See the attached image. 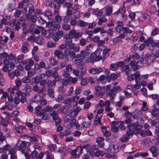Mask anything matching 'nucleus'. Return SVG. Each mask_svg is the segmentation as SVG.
<instances>
[{"label": "nucleus", "instance_id": "obj_1", "mask_svg": "<svg viewBox=\"0 0 159 159\" xmlns=\"http://www.w3.org/2000/svg\"><path fill=\"white\" fill-rule=\"evenodd\" d=\"M31 145L30 142L23 141L20 140H18L16 145V148L17 150L22 152H24L26 148L27 152H28L30 151L29 147Z\"/></svg>", "mask_w": 159, "mask_h": 159}, {"label": "nucleus", "instance_id": "obj_2", "mask_svg": "<svg viewBox=\"0 0 159 159\" xmlns=\"http://www.w3.org/2000/svg\"><path fill=\"white\" fill-rule=\"evenodd\" d=\"M64 58L66 61H68L70 58L73 57L75 55V53L71 51L68 48H66L64 52Z\"/></svg>", "mask_w": 159, "mask_h": 159}, {"label": "nucleus", "instance_id": "obj_3", "mask_svg": "<svg viewBox=\"0 0 159 159\" xmlns=\"http://www.w3.org/2000/svg\"><path fill=\"white\" fill-rule=\"evenodd\" d=\"M50 116L52 117L53 120L55 121L56 125H58L61 123L62 120L59 116L57 111H53L50 113Z\"/></svg>", "mask_w": 159, "mask_h": 159}, {"label": "nucleus", "instance_id": "obj_4", "mask_svg": "<svg viewBox=\"0 0 159 159\" xmlns=\"http://www.w3.org/2000/svg\"><path fill=\"white\" fill-rule=\"evenodd\" d=\"M95 91L94 94L97 97L101 98L105 94V91L103 89L99 86H97L95 87Z\"/></svg>", "mask_w": 159, "mask_h": 159}, {"label": "nucleus", "instance_id": "obj_5", "mask_svg": "<svg viewBox=\"0 0 159 159\" xmlns=\"http://www.w3.org/2000/svg\"><path fill=\"white\" fill-rule=\"evenodd\" d=\"M82 61L85 63L89 62V58L88 57L89 54L86 51L82 50L81 51L80 54H79Z\"/></svg>", "mask_w": 159, "mask_h": 159}, {"label": "nucleus", "instance_id": "obj_6", "mask_svg": "<svg viewBox=\"0 0 159 159\" xmlns=\"http://www.w3.org/2000/svg\"><path fill=\"white\" fill-rule=\"evenodd\" d=\"M8 92L11 94H16L18 96H22L23 93L20 90L14 86L13 87H10L7 89Z\"/></svg>", "mask_w": 159, "mask_h": 159}, {"label": "nucleus", "instance_id": "obj_7", "mask_svg": "<svg viewBox=\"0 0 159 159\" xmlns=\"http://www.w3.org/2000/svg\"><path fill=\"white\" fill-rule=\"evenodd\" d=\"M140 75L139 72L136 71L134 74H131L127 76L128 80L131 81L135 79L136 83H137V79H139Z\"/></svg>", "mask_w": 159, "mask_h": 159}, {"label": "nucleus", "instance_id": "obj_8", "mask_svg": "<svg viewBox=\"0 0 159 159\" xmlns=\"http://www.w3.org/2000/svg\"><path fill=\"white\" fill-rule=\"evenodd\" d=\"M68 35L72 39H77L80 37L82 34L80 33L77 32L75 30L72 29L69 32Z\"/></svg>", "mask_w": 159, "mask_h": 159}, {"label": "nucleus", "instance_id": "obj_9", "mask_svg": "<svg viewBox=\"0 0 159 159\" xmlns=\"http://www.w3.org/2000/svg\"><path fill=\"white\" fill-rule=\"evenodd\" d=\"M64 33L62 30H58L56 32L54 35L52 36V39L55 42H57L61 37H63Z\"/></svg>", "mask_w": 159, "mask_h": 159}, {"label": "nucleus", "instance_id": "obj_10", "mask_svg": "<svg viewBox=\"0 0 159 159\" xmlns=\"http://www.w3.org/2000/svg\"><path fill=\"white\" fill-rule=\"evenodd\" d=\"M134 126V134L137 135L139 134V132L142 130L143 128V126L137 122H136L133 123Z\"/></svg>", "mask_w": 159, "mask_h": 159}, {"label": "nucleus", "instance_id": "obj_11", "mask_svg": "<svg viewBox=\"0 0 159 159\" xmlns=\"http://www.w3.org/2000/svg\"><path fill=\"white\" fill-rule=\"evenodd\" d=\"M35 92H37L38 94H40L43 93L45 89L44 88H42L41 89H39V87L38 84L34 85L32 89Z\"/></svg>", "mask_w": 159, "mask_h": 159}, {"label": "nucleus", "instance_id": "obj_12", "mask_svg": "<svg viewBox=\"0 0 159 159\" xmlns=\"http://www.w3.org/2000/svg\"><path fill=\"white\" fill-rule=\"evenodd\" d=\"M102 69L101 68L97 69L96 68L93 67L89 69L88 72L89 73L92 75H98L102 71Z\"/></svg>", "mask_w": 159, "mask_h": 159}, {"label": "nucleus", "instance_id": "obj_13", "mask_svg": "<svg viewBox=\"0 0 159 159\" xmlns=\"http://www.w3.org/2000/svg\"><path fill=\"white\" fill-rule=\"evenodd\" d=\"M81 108L80 107H77L75 109H71L70 111V114L71 117H75L77 116L79 112L81 111Z\"/></svg>", "mask_w": 159, "mask_h": 159}, {"label": "nucleus", "instance_id": "obj_14", "mask_svg": "<svg viewBox=\"0 0 159 159\" xmlns=\"http://www.w3.org/2000/svg\"><path fill=\"white\" fill-rule=\"evenodd\" d=\"M109 104L110 101L109 100H107L104 102L102 100H100L99 101L98 104L96 105L95 107V108L100 107L102 108L106 106L109 105Z\"/></svg>", "mask_w": 159, "mask_h": 159}, {"label": "nucleus", "instance_id": "obj_15", "mask_svg": "<svg viewBox=\"0 0 159 159\" xmlns=\"http://www.w3.org/2000/svg\"><path fill=\"white\" fill-rule=\"evenodd\" d=\"M20 138L24 139H28L29 141L32 142H37L38 140L37 138L36 137H31L27 135L24 134L22 135Z\"/></svg>", "mask_w": 159, "mask_h": 159}, {"label": "nucleus", "instance_id": "obj_16", "mask_svg": "<svg viewBox=\"0 0 159 159\" xmlns=\"http://www.w3.org/2000/svg\"><path fill=\"white\" fill-rule=\"evenodd\" d=\"M30 45L26 42H24L22 43L21 48V51L24 53H27L29 51V47Z\"/></svg>", "mask_w": 159, "mask_h": 159}, {"label": "nucleus", "instance_id": "obj_17", "mask_svg": "<svg viewBox=\"0 0 159 159\" xmlns=\"http://www.w3.org/2000/svg\"><path fill=\"white\" fill-rule=\"evenodd\" d=\"M22 90L24 92H25V94H29L32 90L31 86L28 84L23 85Z\"/></svg>", "mask_w": 159, "mask_h": 159}, {"label": "nucleus", "instance_id": "obj_18", "mask_svg": "<svg viewBox=\"0 0 159 159\" xmlns=\"http://www.w3.org/2000/svg\"><path fill=\"white\" fill-rule=\"evenodd\" d=\"M128 127L129 129L126 132V134L129 136L132 135L133 133L134 134V126L133 123H130L127 126Z\"/></svg>", "mask_w": 159, "mask_h": 159}, {"label": "nucleus", "instance_id": "obj_19", "mask_svg": "<svg viewBox=\"0 0 159 159\" xmlns=\"http://www.w3.org/2000/svg\"><path fill=\"white\" fill-rule=\"evenodd\" d=\"M125 114V116L126 117L125 120V122L126 123L131 122L132 121L131 118L133 116V115L128 111H126Z\"/></svg>", "mask_w": 159, "mask_h": 159}, {"label": "nucleus", "instance_id": "obj_20", "mask_svg": "<svg viewBox=\"0 0 159 159\" xmlns=\"http://www.w3.org/2000/svg\"><path fill=\"white\" fill-rule=\"evenodd\" d=\"M45 64L44 62L43 61H41L39 62V65L37 63H36L34 64V68H36L37 69L39 70L40 68H43L45 67L46 69H50L49 66L47 67H45Z\"/></svg>", "mask_w": 159, "mask_h": 159}, {"label": "nucleus", "instance_id": "obj_21", "mask_svg": "<svg viewBox=\"0 0 159 159\" xmlns=\"http://www.w3.org/2000/svg\"><path fill=\"white\" fill-rule=\"evenodd\" d=\"M91 13L97 16H101L103 14L102 10H99L98 8H92Z\"/></svg>", "mask_w": 159, "mask_h": 159}, {"label": "nucleus", "instance_id": "obj_22", "mask_svg": "<svg viewBox=\"0 0 159 159\" xmlns=\"http://www.w3.org/2000/svg\"><path fill=\"white\" fill-rule=\"evenodd\" d=\"M130 64L134 71L138 70L139 68V66L137 63L136 60L131 61Z\"/></svg>", "mask_w": 159, "mask_h": 159}, {"label": "nucleus", "instance_id": "obj_23", "mask_svg": "<svg viewBox=\"0 0 159 159\" xmlns=\"http://www.w3.org/2000/svg\"><path fill=\"white\" fill-rule=\"evenodd\" d=\"M54 54L55 57L59 59L63 58L64 54L63 51L59 50L58 49L55 51Z\"/></svg>", "mask_w": 159, "mask_h": 159}, {"label": "nucleus", "instance_id": "obj_24", "mask_svg": "<svg viewBox=\"0 0 159 159\" xmlns=\"http://www.w3.org/2000/svg\"><path fill=\"white\" fill-rule=\"evenodd\" d=\"M149 150L152 153L153 157H156L158 156V152L156 146H151L149 148Z\"/></svg>", "mask_w": 159, "mask_h": 159}, {"label": "nucleus", "instance_id": "obj_25", "mask_svg": "<svg viewBox=\"0 0 159 159\" xmlns=\"http://www.w3.org/2000/svg\"><path fill=\"white\" fill-rule=\"evenodd\" d=\"M106 95L107 96L110 97V101H112L116 97V93L111 89L107 91L106 93Z\"/></svg>", "mask_w": 159, "mask_h": 159}, {"label": "nucleus", "instance_id": "obj_26", "mask_svg": "<svg viewBox=\"0 0 159 159\" xmlns=\"http://www.w3.org/2000/svg\"><path fill=\"white\" fill-rule=\"evenodd\" d=\"M76 120L75 119H73L71 121H67L65 122L64 124L68 129H71L72 126L76 122Z\"/></svg>", "mask_w": 159, "mask_h": 159}, {"label": "nucleus", "instance_id": "obj_27", "mask_svg": "<svg viewBox=\"0 0 159 159\" xmlns=\"http://www.w3.org/2000/svg\"><path fill=\"white\" fill-rule=\"evenodd\" d=\"M142 137H145L147 136H150L152 135V133L150 130L146 131L145 130H141L139 132V134Z\"/></svg>", "mask_w": 159, "mask_h": 159}, {"label": "nucleus", "instance_id": "obj_28", "mask_svg": "<svg viewBox=\"0 0 159 159\" xmlns=\"http://www.w3.org/2000/svg\"><path fill=\"white\" fill-rule=\"evenodd\" d=\"M102 117V116H99L98 115H96L94 119V125H98L99 124H100L101 125H102L101 120Z\"/></svg>", "mask_w": 159, "mask_h": 159}, {"label": "nucleus", "instance_id": "obj_29", "mask_svg": "<svg viewBox=\"0 0 159 159\" xmlns=\"http://www.w3.org/2000/svg\"><path fill=\"white\" fill-rule=\"evenodd\" d=\"M26 17L28 21L34 23H36L37 19V16L35 14L29 16V18H28L27 16H26Z\"/></svg>", "mask_w": 159, "mask_h": 159}, {"label": "nucleus", "instance_id": "obj_30", "mask_svg": "<svg viewBox=\"0 0 159 159\" xmlns=\"http://www.w3.org/2000/svg\"><path fill=\"white\" fill-rule=\"evenodd\" d=\"M74 101L71 98H69L66 99L63 102L64 104L71 106L74 104Z\"/></svg>", "mask_w": 159, "mask_h": 159}, {"label": "nucleus", "instance_id": "obj_31", "mask_svg": "<svg viewBox=\"0 0 159 159\" xmlns=\"http://www.w3.org/2000/svg\"><path fill=\"white\" fill-rule=\"evenodd\" d=\"M114 15H117L118 16H120V14H121V16L120 19L122 20H125L127 18V16L124 14L122 12H120V10H118L115 13H114L113 14Z\"/></svg>", "mask_w": 159, "mask_h": 159}, {"label": "nucleus", "instance_id": "obj_32", "mask_svg": "<svg viewBox=\"0 0 159 159\" xmlns=\"http://www.w3.org/2000/svg\"><path fill=\"white\" fill-rule=\"evenodd\" d=\"M35 42L39 45H41L44 43V40L42 36H39L36 37Z\"/></svg>", "mask_w": 159, "mask_h": 159}, {"label": "nucleus", "instance_id": "obj_33", "mask_svg": "<svg viewBox=\"0 0 159 159\" xmlns=\"http://www.w3.org/2000/svg\"><path fill=\"white\" fill-rule=\"evenodd\" d=\"M111 152L116 153L119 151V146L117 144H113L111 147Z\"/></svg>", "mask_w": 159, "mask_h": 159}, {"label": "nucleus", "instance_id": "obj_34", "mask_svg": "<svg viewBox=\"0 0 159 159\" xmlns=\"http://www.w3.org/2000/svg\"><path fill=\"white\" fill-rule=\"evenodd\" d=\"M105 8L106 15L108 16H109L112 12V7H111L106 6L105 7Z\"/></svg>", "mask_w": 159, "mask_h": 159}, {"label": "nucleus", "instance_id": "obj_35", "mask_svg": "<svg viewBox=\"0 0 159 159\" xmlns=\"http://www.w3.org/2000/svg\"><path fill=\"white\" fill-rule=\"evenodd\" d=\"M148 155V154L147 152H138L134 155L135 157H138L141 156L142 157L144 158L147 157Z\"/></svg>", "mask_w": 159, "mask_h": 159}, {"label": "nucleus", "instance_id": "obj_36", "mask_svg": "<svg viewBox=\"0 0 159 159\" xmlns=\"http://www.w3.org/2000/svg\"><path fill=\"white\" fill-rule=\"evenodd\" d=\"M48 95L51 98H53L54 97L55 91L53 89L49 88L47 90Z\"/></svg>", "mask_w": 159, "mask_h": 159}, {"label": "nucleus", "instance_id": "obj_37", "mask_svg": "<svg viewBox=\"0 0 159 159\" xmlns=\"http://www.w3.org/2000/svg\"><path fill=\"white\" fill-rule=\"evenodd\" d=\"M107 21V20L105 17L103 16L98 19L97 24L99 25H102L104 23H105Z\"/></svg>", "mask_w": 159, "mask_h": 159}, {"label": "nucleus", "instance_id": "obj_38", "mask_svg": "<svg viewBox=\"0 0 159 159\" xmlns=\"http://www.w3.org/2000/svg\"><path fill=\"white\" fill-rule=\"evenodd\" d=\"M43 15L47 17L48 19L50 20H52V14L49 11L47 10L43 13Z\"/></svg>", "mask_w": 159, "mask_h": 159}, {"label": "nucleus", "instance_id": "obj_39", "mask_svg": "<svg viewBox=\"0 0 159 159\" xmlns=\"http://www.w3.org/2000/svg\"><path fill=\"white\" fill-rule=\"evenodd\" d=\"M56 83V81L55 80H49L47 81V86L49 88H51L52 87L55 85Z\"/></svg>", "mask_w": 159, "mask_h": 159}, {"label": "nucleus", "instance_id": "obj_40", "mask_svg": "<svg viewBox=\"0 0 159 159\" xmlns=\"http://www.w3.org/2000/svg\"><path fill=\"white\" fill-rule=\"evenodd\" d=\"M101 130L104 135L106 137L110 135V134L108 129L104 126L102 127Z\"/></svg>", "mask_w": 159, "mask_h": 159}, {"label": "nucleus", "instance_id": "obj_41", "mask_svg": "<svg viewBox=\"0 0 159 159\" xmlns=\"http://www.w3.org/2000/svg\"><path fill=\"white\" fill-rule=\"evenodd\" d=\"M78 67L79 69L80 70L81 72L82 73L81 76H82V75L84 74L86 71V66L84 65H79Z\"/></svg>", "mask_w": 159, "mask_h": 159}, {"label": "nucleus", "instance_id": "obj_42", "mask_svg": "<svg viewBox=\"0 0 159 159\" xmlns=\"http://www.w3.org/2000/svg\"><path fill=\"white\" fill-rule=\"evenodd\" d=\"M121 70L125 72L126 75H127L130 73L129 67L127 65L123 66Z\"/></svg>", "mask_w": 159, "mask_h": 159}, {"label": "nucleus", "instance_id": "obj_43", "mask_svg": "<svg viewBox=\"0 0 159 159\" xmlns=\"http://www.w3.org/2000/svg\"><path fill=\"white\" fill-rule=\"evenodd\" d=\"M82 120V123L81 125V128H88L90 126L89 122L88 121H85L84 120V119Z\"/></svg>", "mask_w": 159, "mask_h": 159}, {"label": "nucleus", "instance_id": "obj_44", "mask_svg": "<svg viewBox=\"0 0 159 159\" xmlns=\"http://www.w3.org/2000/svg\"><path fill=\"white\" fill-rule=\"evenodd\" d=\"M88 25V23L82 20L78 21L77 25L80 27H85Z\"/></svg>", "mask_w": 159, "mask_h": 159}, {"label": "nucleus", "instance_id": "obj_45", "mask_svg": "<svg viewBox=\"0 0 159 159\" xmlns=\"http://www.w3.org/2000/svg\"><path fill=\"white\" fill-rule=\"evenodd\" d=\"M129 139V137L128 135L126 134H124L122 137L120 138V140L122 143H124L128 141Z\"/></svg>", "mask_w": 159, "mask_h": 159}, {"label": "nucleus", "instance_id": "obj_46", "mask_svg": "<svg viewBox=\"0 0 159 159\" xmlns=\"http://www.w3.org/2000/svg\"><path fill=\"white\" fill-rule=\"evenodd\" d=\"M41 97L39 94L35 95L32 98V100L35 102H38L41 100Z\"/></svg>", "mask_w": 159, "mask_h": 159}, {"label": "nucleus", "instance_id": "obj_47", "mask_svg": "<svg viewBox=\"0 0 159 159\" xmlns=\"http://www.w3.org/2000/svg\"><path fill=\"white\" fill-rule=\"evenodd\" d=\"M65 0H58L57 2L54 5L55 7L57 8H60L61 7L60 4L65 3Z\"/></svg>", "mask_w": 159, "mask_h": 159}, {"label": "nucleus", "instance_id": "obj_48", "mask_svg": "<svg viewBox=\"0 0 159 159\" xmlns=\"http://www.w3.org/2000/svg\"><path fill=\"white\" fill-rule=\"evenodd\" d=\"M148 16L147 14H144L141 15L138 19V20L139 22H142L147 19Z\"/></svg>", "mask_w": 159, "mask_h": 159}, {"label": "nucleus", "instance_id": "obj_49", "mask_svg": "<svg viewBox=\"0 0 159 159\" xmlns=\"http://www.w3.org/2000/svg\"><path fill=\"white\" fill-rule=\"evenodd\" d=\"M92 11V8H89L87 11L85 12L84 15V17L86 18H89L91 16V11Z\"/></svg>", "mask_w": 159, "mask_h": 159}, {"label": "nucleus", "instance_id": "obj_50", "mask_svg": "<svg viewBox=\"0 0 159 159\" xmlns=\"http://www.w3.org/2000/svg\"><path fill=\"white\" fill-rule=\"evenodd\" d=\"M33 81H32V84H38L40 82V79L38 76H36L34 77L32 79Z\"/></svg>", "mask_w": 159, "mask_h": 159}, {"label": "nucleus", "instance_id": "obj_51", "mask_svg": "<svg viewBox=\"0 0 159 159\" xmlns=\"http://www.w3.org/2000/svg\"><path fill=\"white\" fill-rule=\"evenodd\" d=\"M56 42L53 43L51 41H48L47 43V45L49 48H55L57 45Z\"/></svg>", "mask_w": 159, "mask_h": 159}, {"label": "nucleus", "instance_id": "obj_52", "mask_svg": "<svg viewBox=\"0 0 159 159\" xmlns=\"http://www.w3.org/2000/svg\"><path fill=\"white\" fill-rule=\"evenodd\" d=\"M35 11V10L33 6H31L29 7L28 10V13L26 14V16H27L29 18V16L31 15V14Z\"/></svg>", "mask_w": 159, "mask_h": 159}, {"label": "nucleus", "instance_id": "obj_53", "mask_svg": "<svg viewBox=\"0 0 159 159\" xmlns=\"http://www.w3.org/2000/svg\"><path fill=\"white\" fill-rule=\"evenodd\" d=\"M22 82L25 84H27L29 83L31 80L30 79V77L28 76H24L22 79Z\"/></svg>", "mask_w": 159, "mask_h": 159}, {"label": "nucleus", "instance_id": "obj_54", "mask_svg": "<svg viewBox=\"0 0 159 159\" xmlns=\"http://www.w3.org/2000/svg\"><path fill=\"white\" fill-rule=\"evenodd\" d=\"M89 82V79L87 78H84L81 80V84L82 85L84 86L87 84Z\"/></svg>", "mask_w": 159, "mask_h": 159}, {"label": "nucleus", "instance_id": "obj_55", "mask_svg": "<svg viewBox=\"0 0 159 159\" xmlns=\"http://www.w3.org/2000/svg\"><path fill=\"white\" fill-rule=\"evenodd\" d=\"M70 37H67L65 38V44H66L67 46H68L69 45L71 44L72 43V40Z\"/></svg>", "mask_w": 159, "mask_h": 159}, {"label": "nucleus", "instance_id": "obj_56", "mask_svg": "<svg viewBox=\"0 0 159 159\" xmlns=\"http://www.w3.org/2000/svg\"><path fill=\"white\" fill-rule=\"evenodd\" d=\"M48 61L51 65L53 66L56 65L57 63V61L52 57H50L48 59Z\"/></svg>", "mask_w": 159, "mask_h": 159}, {"label": "nucleus", "instance_id": "obj_57", "mask_svg": "<svg viewBox=\"0 0 159 159\" xmlns=\"http://www.w3.org/2000/svg\"><path fill=\"white\" fill-rule=\"evenodd\" d=\"M147 103L146 102H143L141 106V110L143 111H146L148 110V108L147 107Z\"/></svg>", "mask_w": 159, "mask_h": 159}, {"label": "nucleus", "instance_id": "obj_58", "mask_svg": "<svg viewBox=\"0 0 159 159\" xmlns=\"http://www.w3.org/2000/svg\"><path fill=\"white\" fill-rule=\"evenodd\" d=\"M122 32L123 34H131L132 32V31L129 28L126 27H123V30Z\"/></svg>", "mask_w": 159, "mask_h": 159}, {"label": "nucleus", "instance_id": "obj_59", "mask_svg": "<svg viewBox=\"0 0 159 159\" xmlns=\"http://www.w3.org/2000/svg\"><path fill=\"white\" fill-rule=\"evenodd\" d=\"M62 27L63 30L67 31L70 30L71 29L70 25L66 24L63 25Z\"/></svg>", "mask_w": 159, "mask_h": 159}, {"label": "nucleus", "instance_id": "obj_60", "mask_svg": "<svg viewBox=\"0 0 159 159\" xmlns=\"http://www.w3.org/2000/svg\"><path fill=\"white\" fill-rule=\"evenodd\" d=\"M73 6V4L70 2H66L63 5L64 7H66L68 9H69Z\"/></svg>", "mask_w": 159, "mask_h": 159}, {"label": "nucleus", "instance_id": "obj_61", "mask_svg": "<svg viewBox=\"0 0 159 159\" xmlns=\"http://www.w3.org/2000/svg\"><path fill=\"white\" fill-rule=\"evenodd\" d=\"M15 87L19 90L20 87L22 84V81L20 80H17L15 81Z\"/></svg>", "mask_w": 159, "mask_h": 159}, {"label": "nucleus", "instance_id": "obj_62", "mask_svg": "<svg viewBox=\"0 0 159 159\" xmlns=\"http://www.w3.org/2000/svg\"><path fill=\"white\" fill-rule=\"evenodd\" d=\"M36 37L34 35H29L28 36L27 40L33 43L35 40Z\"/></svg>", "mask_w": 159, "mask_h": 159}, {"label": "nucleus", "instance_id": "obj_63", "mask_svg": "<svg viewBox=\"0 0 159 159\" xmlns=\"http://www.w3.org/2000/svg\"><path fill=\"white\" fill-rule=\"evenodd\" d=\"M71 153L72 156L74 157L77 158L79 157V154L77 152L75 149L72 150Z\"/></svg>", "mask_w": 159, "mask_h": 159}, {"label": "nucleus", "instance_id": "obj_64", "mask_svg": "<svg viewBox=\"0 0 159 159\" xmlns=\"http://www.w3.org/2000/svg\"><path fill=\"white\" fill-rule=\"evenodd\" d=\"M91 104V103L89 101L85 102L84 106V109L85 110L88 109L90 107Z\"/></svg>", "mask_w": 159, "mask_h": 159}]
</instances>
